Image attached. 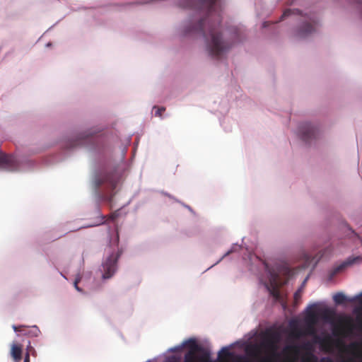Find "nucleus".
Listing matches in <instances>:
<instances>
[{
	"instance_id": "obj_1",
	"label": "nucleus",
	"mask_w": 362,
	"mask_h": 362,
	"mask_svg": "<svg viewBox=\"0 0 362 362\" xmlns=\"http://www.w3.org/2000/svg\"><path fill=\"white\" fill-rule=\"evenodd\" d=\"M218 0H189L182 4V7L192 8L204 11L209 16L206 18L201 19L198 23L187 33L197 31L203 34L207 50L209 54L216 59L221 58L231 47V44L223 39L220 31V20L216 23H211L209 17L215 11L216 4ZM219 18V16H218Z\"/></svg>"
},
{
	"instance_id": "obj_2",
	"label": "nucleus",
	"mask_w": 362,
	"mask_h": 362,
	"mask_svg": "<svg viewBox=\"0 0 362 362\" xmlns=\"http://www.w3.org/2000/svg\"><path fill=\"white\" fill-rule=\"evenodd\" d=\"M189 350L185 354L184 362H211L209 352L205 351L194 339L184 343Z\"/></svg>"
},
{
	"instance_id": "obj_3",
	"label": "nucleus",
	"mask_w": 362,
	"mask_h": 362,
	"mask_svg": "<svg viewBox=\"0 0 362 362\" xmlns=\"http://www.w3.org/2000/svg\"><path fill=\"white\" fill-rule=\"evenodd\" d=\"M354 327L353 320L348 315H341L337 323L333 325V334L335 336L344 334L346 331L350 332Z\"/></svg>"
},
{
	"instance_id": "obj_4",
	"label": "nucleus",
	"mask_w": 362,
	"mask_h": 362,
	"mask_svg": "<svg viewBox=\"0 0 362 362\" xmlns=\"http://www.w3.org/2000/svg\"><path fill=\"white\" fill-rule=\"evenodd\" d=\"M119 255V252L116 255L112 254L103 264V279H110L115 274L117 269V262Z\"/></svg>"
},
{
	"instance_id": "obj_5",
	"label": "nucleus",
	"mask_w": 362,
	"mask_h": 362,
	"mask_svg": "<svg viewBox=\"0 0 362 362\" xmlns=\"http://www.w3.org/2000/svg\"><path fill=\"white\" fill-rule=\"evenodd\" d=\"M317 24L315 16H310L305 18V21L298 30L297 35L300 37H305L315 31Z\"/></svg>"
},
{
	"instance_id": "obj_6",
	"label": "nucleus",
	"mask_w": 362,
	"mask_h": 362,
	"mask_svg": "<svg viewBox=\"0 0 362 362\" xmlns=\"http://www.w3.org/2000/svg\"><path fill=\"white\" fill-rule=\"evenodd\" d=\"M18 168V162L11 154H7L0 149V169L15 170Z\"/></svg>"
},
{
	"instance_id": "obj_7",
	"label": "nucleus",
	"mask_w": 362,
	"mask_h": 362,
	"mask_svg": "<svg viewBox=\"0 0 362 362\" xmlns=\"http://www.w3.org/2000/svg\"><path fill=\"white\" fill-rule=\"evenodd\" d=\"M350 356L341 358L339 362H362V349L359 344L351 343L349 345Z\"/></svg>"
},
{
	"instance_id": "obj_8",
	"label": "nucleus",
	"mask_w": 362,
	"mask_h": 362,
	"mask_svg": "<svg viewBox=\"0 0 362 362\" xmlns=\"http://www.w3.org/2000/svg\"><path fill=\"white\" fill-rule=\"evenodd\" d=\"M315 341L320 345L322 350L325 353H332L336 342L329 334L323 337L315 336Z\"/></svg>"
},
{
	"instance_id": "obj_9",
	"label": "nucleus",
	"mask_w": 362,
	"mask_h": 362,
	"mask_svg": "<svg viewBox=\"0 0 362 362\" xmlns=\"http://www.w3.org/2000/svg\"><path fill=\"white\" fill-rule=\"evenodd\" d=\"M23 346L20 344L13 343L11 347V356L14 362L22 361ZM23 362H30L28 353H26Z\"/></svg>"
},
{
	"instance_id": "obj_10",
	"label": "nucleus",
	"mask_w": 362,
	"mask_h": 362,
	"mask_svg": "<svg viewBox=\"0 0 362 362\" xmlns=\"http://www.w3.org/2000/svg\"><path fill=\"white\" fill-rule=\"evenodd\" d=\"M107 184L113 191L117 185V180L110 175H105L102 177H97L94 180V187L98 190L103 185Z\"/></svg>"
},
{
	"instance_id": "obj_11",
	"label": "nucleus",
	"mask_w": 362,
	"mask_h": 362,
	"mask_svg": "<svg viewBox=\"0 0 362 362\" xmlns=\"http://www.w3.org/2000/svg\"><path fill=\"white\" fill-rule=\"evenodd\" d=\"M302 139L308 141L316 137L317 129L309 123L303 124L299 128Z\"/></svg>"
},
{
	"instance_id": "obj_12",
	"label": "nucleus",
	"mask_w": 362,
	"mask_h": 362,
	"mask_svg": "<svg viewBox=\"0 0 362 362\" xmlns=\"http://www.w3.org/2000/svg\"><path fill=\"white\" fill-rule=\"evenodd\" d=\"M12 327L16 332H19L20 334L29 337H37L40 334V329L36 326L13 325Z\"/></svg>"
},
{
	"instance_id": "obj_13",
	"label": "nucleus",
	"mask_w": 362,
	"mask_h": 362,
	"mask_svg": "<svg viewBox=\"0 0 362 362\" xmlns=\"http://www.w3.org/2000/svg\"><path fill=\"white\" fill-rule=\"evenodd\" d=\"M272 280H271V288H269L270 294L276 299L279 300L281 294L278 285L279 274L274 272H271Z\"/></svg>"
},
{
	"instance_id": "obj_14",
	"label": "nucleus",
	"mask_w": 362,
	"mask_h": 362,
	"mask_svg": "<svg viewBox=\"0 0 362 362\" xmlns=\"http://www.w3.org/2000/svg\"><path fill=\"white\" fill-rule=\"evenodd\" d=\"M360 259H361V257H359L348 258L346 261H344L343 263H341L339 266L334 267L331 271V272H330V278L333 277L334 276H335L338 273L341 272L342 270H344L348 266L354 264L355 262H356Z\"/></svg>"
},
{
	"instance_id": "obj_15",
	"label": "nucleus",
	"mask_w": 362,
	"mask_h": 362,
	"mask_svg": "<svg viewBox=\"0 0 362 362\" xmlns=\"http://www.w3.org/2000/svg\"><path fill=\"white\" fill-rule=\"evenodd\" d=\"M318 315L316 313V306H311L307 311L305 318V324H317Z\"/></svg>"
},
{
	"instance_id": "obj_16",
	"label": "nucleus",
	"mask_w": 362,
	"mask_h": 362,
	"mask_svg": "<svg viewBox=\"0 0 362 362\" xmlns=\"http://www.w3.org/2000/svg\"><path fill=\"white\" fill-rule=\"evenodd\" d=\"M233 354L229 351L228 347H223L218 352V358L221 361H224L231 358Z\"/></svg>"
},
{
	"instance_id": "obj_17",
	"label": "nucleus",
	"mask_w": 362,
	"mask_h": 362,
	"mask_svg": "<svg viewBox=\"0 0 362 362\" xmlns=\"http://www.w3.org/2000/svg\"><path fill=\"white\" fill-rule=\"evenodd\" d=\"M334 303L337 305H341L348 301L346 296L342 293H337L333 296Z\"/></svg>"
},
{
	"instance_id": "obj_18",
	"label": "nucleus",
	"mask_w": 362,
	"mask_h": 362,
	"mask_svg": "<svg viewBox=\"0 0 362 362\" xmlns=\"http://www.w3.org/2000/svg\"><path fill=\"white\" fill-rule=\"evenodd\" d=\"M274 337V334H268V339H267L266 342H265V345L272 349V350H276V347L275 346V344H274V341L272 340V338Z\"/></svg>"
},
{
	"instance_id": "obj_19",
	"label": "nucleus",
	"mask_w": 362,
	"mask_h": 362,
	"mask_svg": "<svg viewBox=\"0 0 362 362\" xmlns=\"http://www.w3.org/2000/svg\"><path fill=\"white\" fill-rule=\"evenodd\" d=\"M315 325L316 324H305V333L308 335H315Z\"/></svg>"
},
{
	"instance_id": "obj_20",
	"label": "nucleus",
	"mask_w": 362,
	"mask_h": 362,
	"mask_svg": "<svg viewBox=\"0 0 362 362\" xmlns=\"http://www.w3.org/2000/svg\"><path fill=\"white\" fill-rule=\"evenodd\" d=\"M279 355L274 352L272 356L262 358L259 362H276V357Z\"/></svg>"
},
{
	"instance_id": "obj_21",
	"label": "nucleus",
	"mask_w": 362,
	"mask_h": 362,
	"mask_svg": "<svg viewBox=\"0 0 362 362\" xmlns=\"http://www.w3.org/2000/svg\"><path fill=\"white\" fill-rule=\"evenodd\" d=\"M333 315L334 313L332 311L326 309L323 311L322 317L326 320H330L333 317Z\"/></svg>"
},
{
	"instance_id": "obj_22",
	"label": "nucleus",
	"mask_w": 362,
	"mask_h": 362,
	"mask_svg": "<svg viewBox=\"0 0 362 362\" xmlns=\"http://www.w3.org/2000/svg\"><path fill=\"white\" fill-rule=\"evenodd\" d=\"M295 11H296L298 13L300 12L298 10H291V9H286L284 13L282 14L281 19L283 20L286 16H290L291 13H293Z\"/></svg>"
},
{
	"instance_id": "obj_23",
	"label": "nucleus",
	"mask_w": 362,
	"mask_h": 362,
	"mask_svg": "<svg viewBox=\"0 0 362 362\" xmlns=\"http://www.w3.org/2000/svg\"><path fill=\"white\" fill-rule=\"evenodd\" d=\"M153 109L156 110L155 115L157 117H161L163 112L165 110V107H157L156 106L153 107Z\"/></svg>"
},
{
	"instance_id": "obj_24",
	"label": "nucleus",
	"mask_w": 362,
	"mask_h": 362,
	"mask_svg": "<svg viewBox=\"0 0 362 362\" xmlns=\"http://www.w3.org/2000/svg\"><path fill=\"white\" fill-rule=\"evenodd\" d=\"M180 357L176 356H170L168 357L165 360V362H180Z\"/></svg>"
},
{
	"instance_id": "obj_25",
	"label": "nucleus",
	"mask_w": 362,
	"mask_h": 362,
	"mask_svg": "<svg viewBox=\"0 0 362 362\" xmlns=\"http://www.w3.org/2000/svg\"><path fill=\"white\" fill-rule=\"evenodd\" d=\"M118 216V213L117 211H115L112 213L110 216H108L107 219L110 221H114L115 220Z\"/></svg>"
},
{
	"instance_id": "obj_26",
	"label": "nucleus",
	"mask_w": 362,
	"mask_h": 362,
	"mask_svg": "<svg viewBox=\"0 0 362 362\" xmlns=\"http://www.w3.org/2000/svg\"><path fill=\"white\" fill-rule=\"evenodd\" d=\"M79 281H80V278L77 277L75 279L74 284V287L76 288V289L81 291V288L78 286V284Z\"/></svg>"
},
{
	"instance_id": "obj_27",
	"label": "nucleus",
	"mask_w": 362,
	"mask_h": 362,
	"mask_svg": "<svg viewBox=\"0 0 362 362\" xmlns=\"http://www.w3.org/2000/svg\"><path fill=\"white\" fill-rule=\"evenodd\" d=\"M26 350V353H28V356H30V353H31L32 351L33 350V348L30 345V342H29L28 345L27 346Z\"/></svg>"
},
{
	"instance_id": "obj_28",
	"label": "nucleus",
	"mask_w": 362,
	"mask_h": 362,
	"mask_svg": "<svg viewBox=\"0 0 362 362\" xmlns=\"http://www.w3.org/2000/svg\"><path fill=\"white\" fill-rule=\"evenodd\" d=\"M300 298V291H298L294 294V298L297 300Z\"/></svg>"
},
{
	"instance_id": "obj_29",
	"label": "nucleus",
	"mask_w": 362,
	"mask_h": 362,
	"mask_svg": "<svg viewBox=\"0 0 362 362\" xmlns=\"http://www.w3.org/2000/svg\"><path fill=\"white\" fill-rule=\"evenodd\" d=\"M249 349L257 351L259 350V346L257 345H253Z\"/></svg>"
},
{
	"instance_id": "obj_30",
	"label": "nucleus",
	"mask_w": 362,
	"mask_h": 362,
	"mask_svg": "<svg viewBox=\"0 0 362 362\" xmlns=\"http://www.w3.org/2000/svg\"><path fill=\"white\" fill-rule=\"evenodd\" d=\"M113 196H114V194H110V196H108V197H107V199L110 202H112V199H113Z\"/></svg>"
},
{
	"instance_id": "obj_31",
	"label": "nucleus",
	"mask_w": 362,
	"mask_h": 362,
	"mask_svg": "<svg viewBox=\"0 0 362 362\" xmlns=\"http://www.w3.org/2000/svg\"><path fill=\"white\" fill-rule=\"evenodd\" d=\"M79 144H80V143H78V142H76V143H74V144H72L70 147H75V146H78V145H79Z\"/></svg>"
},
{
	"instance_id": "obj_32",
	"label": "nucleus",
	"mask_w": 362,
	"mask_h": 362,
	"mask_svg": "<svg viewBox=\"0 0 362 362\" xmlns=\"http://www.w3.org/2000/svg\"><path fill=\"white\" fill-rule=\"evenodd\" d=\"M285 270H286V271H285V273H286V274H289V273H290V269H289L288 268L286 267V268H285Z\"/></svg>"
},
{
	"instance_id": "obj_33",
	"label": "nucleus",
	"mask_w": 362,
	"mask_h": 362,
	"mask_svg": "<svg viewBox=\"0 0 362 362\" xmlns=\"http://www.w3.org/2000/svg\"><path fill=\"white\" fill-rule=\"evenodd\" d=\"M359 301H360V303L362 305V293L359 296Z\"/></svg>"
},
{
	"instance_id": "obj_34",
	"label": "nucleus",
	"mask_w": 362,
	"mask_h": 362,
	"mask_svg": "<svg viewBox=\"0 0 362 362\" xmlns=\"http://www.w3.org/2000/svg\"><path fill=\"white\" fill-rule=\"evenodd\" d=\"M351 230V233H352L354 235H355V236H358L357 233H356L354 230Z\"/></svg>"
},
{
	"instance_id": "obj_35",
	"label": "nucleus",
	"mask_w": 362,
	"mask_h": 362,
	"mask_svg": "<svg viewBox=\"0 0 362 362\" xmlns=\"http://www.w3.org/2000/svg\"><path fill=\"white\" fill-rule=\"evenodd\" d=\"M101 218H102L101 223H104V222H105V216H102V217H101Z\"/></svg>"
},
{
	"instance_id": "obj_36",
	"label": "nucleus",
	"mask_w": 362,
	"mask_h": 362,
	"mask_svg": "<svg viewBox=\"0 0 362 362\" xmlns=\"http://www.w3.org/2000/svg\"><path fill=\"white\" fill-rule=\"evenodd\" d=\"M180 349H181V348H180V347H175V348L173 349V350H180Z\"/></svg>"
},
{
	"instance_id": "obj_37",
	"label": "nucleus",
	"mask_w": 362,
	"mask_h": 362,
	"mask_svg": "<svg viewBox=\"0 0 362 362\" xmlns=\"http://www.w3.org/2000/svg\"><path fill=\"white\" fill-rule=\"evenodd\" d=\"M267 23H268L267 22H264V23H263V27H266V26L267 25Z\"/></svg>"
},
{
	"instance_id": "obj_38",
	"label": "nucleus",
	"mask_w": 362,
	"mask_h": 362,
	"mask_svg": "<svg viewBox=\"0 0 362 362\" xmlns=\"http://www.w3.org/2000/svg\"><path fill=\"white\" fill-rule=\"evenodd\" d=\"M117 240L119 241V235H118V234L117 235Z\"/></svg>"
}]
</instances>
